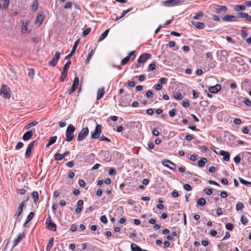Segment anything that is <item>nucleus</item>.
Returning a JSON list of instances; mask_svg holds the SVG:
<instances>
[{"mask_svg":"<svg viewBox=\"0 0 251 251\" xmlns=\"http://www.w3.org/2000/svg\"><path fill=\"white\" fill-rule=\"evenodd\" d=\"M75 129V128L73 125L70 124L68 126L66 131V141L70 142L73 139L74 137V132Z\"/></svg>","mask_w":251,"mask_h":251,"instance_id":"1","label":"nucleus"},{"mask_svg":"<svg viewBox=\"0 0 251 251\" xmlns=\"http://www.w3.org/2000/svg\"><path fill=\"white\" fill-rule=\"evenodd\" d=\"M0 95L5 99H9L11 97L10 89L5 84L1 86Z\"/></svg>","mask_w":251,"mask_h":251,"instance_id":"2","label":"nucleus"},{"mask_svg":"<svg viewBox=\"0 0 251 251\" xmlns=\"http://www.w3.org/2000/svg\"><path fill=\"white\" fill-rule=\"evenodd\" d=\"M88 128L87 127L83 128L78 135L77 138V140L78 141H81L83 140L85 138V137L88 135Z\"/></svg>","mask_w":251,"mask_h":251,"instance_id":"3","label":"nucleus"},{"mask_svg":"<svg viewBox=\"0 0 251 251\" xmlns=\"http://www.w3.org/2000/svg\"><path fill=\"white\" fill-rule=\"evenodd\" d=\"M213 9L214 12L217 14H221L223 12H226L227 8L225 5H214L213 6Z\"/></svg>","mask_w":251,"mask_h":251,"instance_id":"4","label":"nucleus"},{"mask_svg":"<svg viewBox=\"0 0 251 251\" xmlns=\"http://www.w3.org/2000/svg\"><path fill=\"white\" fill-rule=\"evenodd\" d=\"M101 132V126L97 124L94 131L91 132V138L93 139H98L100 137Z\"/></svg>","mask_w":251,"mask_h":251,"instance_id":"5","label":"nucleus"},{"mask_svg":"<svg viewBox=\"0 0 251 251\" xmlns=\"http://www.w3.org/2000/svg\"><path fill=\"white\" fill-rule=\"evenodd\" d=\"M46 223L47 226V228L51 230L55 231L56 229V224L52 221L50 216L47 217L46 220Z\"/></svg>","mask_w":251,"mask_h":251,"instance_id":"6","label":"nucleus"},{"mask_svg":"<svg viewBox=\"0 0 251 251\" xmlns=\"http://www.w3.org/2000/svg\"><path fill=\"white\" fill-rule=\"evenodd\" d=\"M151 57V55L148 53H144L141 55L138 59V63L136 65V68H138L140 67L141 63H144L147 60L149 59Z\"/></svg>","mask_w":251,"mask_h":251,"instance_id":"7","label":"nucleus"},{"mask_svg":"<svg viewBox=\"0 0 251 251\" xmlns=\"http://www.w3.org/2000/svg\"><path fill=\"white\" fill-rule=\"evenodd\" d=\"M185 0H167L163 2L165 6H172L176 4L183 3Z\"/></svg>","mask_w":251,"mask_h":251,"instance_id":"8","label":"nucleus"},{"mask_svg":"<svg viewBox=\"0 0 251 251\" xmlns=\"http://www.w3.org/2000/svg\"><path fill=\"white\" fill-rule=\"evenodd\" d=\"M29 197H27L25 200H24L20 204L19 206L17 209V212L15 214L14 217L16 219H17L19 216L21 215L23 211L24 207L25 206L26 202L28 200Z\"/></svg>","mask_w":251,"mask_h":251,"instance_id":"9","label":"nucleus"},{"mask_svg":"<svg viewBox=\"0 0 251 251\" xmlns=\"http://www.w3.org/2000/svg\"><path fill=\"white\" fill-rule=\"evenodd\" d=\"M60 52H56L51 60L49 61V65L53 67L55 66L60 58Z\"/></svg>","mask_w":251,"mask_h":251,"instance_id":"10","label":"nucleus"},{"mask_svg":"<svg viewBox=\"0 0 251 251\" xmlns=\"http://www.w3.org/2000/svg\"><path fill=\"white\" fill-rule=\"evenodd\" d=\"M24 235L22 233H19L17 236L12 240V247L16 246L24 238Z\"/></svg>","mask_w":251,"mask_h":251,"instance_id":"11","label":"nucleus"},{"mask_svg":"<svg viewBox=\"0 0 251 251\" xmlns=\"http://www.w3.org/2000/svg\"><path fill=\"white\" fill-rule=\"evenodd\" d=\"M78 83L79 78L78 76H75L74 79L73 85L72 86L71 89L68 92V95H71L75 90Z\"/></svg>","mask_w":251,"mask_h":251,"instance_id":"12","label":"nucleus"},{"mask_svg":"<svg viewBox=\"0 0 251 251\" xmlns=\"http://www.w3.org/2000/svg\"><path fill=\"white\" fill-rule=\"evenodd\" d=\"M35 141H32L27 146L26 149L25 153V157L26 158H28L29 157L31 154V150L33 148L34 146Z\"/></svg>","mask_w":251,"mask_h":251,"instance_id":"13","label":"nucleus"},{"mask_svg":"<svg viewBox=\"0 0 251 251\" xmlns=\"http://www.w3.org/2000/svg\"><path fill=\"white\" fill-rule=\"evenodd\" d=\"M21 23L22 24V33H26L28 32V25H29V21L28 20H26L25 21L24 20H21Z\"/></svg>","mask_w":251,"mask_h":251,"instance_id":"14","label":"nucleus"},{"mask_svg":"<svg viewBox=\"0 0 251 251\" xmlns=\"http://www.w3.org/2000/svg\"><path fill=\"white\" fill-rule=\"evenodd\" d=\"M222 20L226 22L236 21L237 17L234 15H226L225 16L222 17Z\"/></svg>","mask_w":251,"mask_h":251,"instance_id":"15","label":"nucleus"},{"mask_svg":"<svg viewBox=\"0 0 251 251\" xmlns=\"http://www.w3.org/2000/svg\"><path fill=\"white\" fill-rule=\"evenodd\" d=\"M221 89L220 84H216L215 86H211L209 88L208 91L211 93H217Z\"/></svg>","mask_w":251,"mask_h":251,"instance_id":"16","label":"nucleus"},{"mask_svg":"<svg viewBox=\"0 0 251 251\" xmlns=\"http://www.w3.org/2000/svg\"><path fill=\"white\" fill-rule=\"evenodd\" d=\"M219 154L221 156H223L224 160L226 161H227L229 160L230 158V153L226 151L223 150H221L219 151Z\"/></svg>","mask_w":251,"mask_h":251,"instance_id":"17","label":"nucleus"},{"mask_svg":"<svg viewBox=\"0 0 251 251\" xmlns=\"http://www.w3.org/2000/svg\"><path fill=\"white\" fill-rule=\"evenodd\" d=\"M69 154V151H65L63 154L56 153L54 155V159L57 161L62 160Z\"/></svg>","mask_w":251,"mask_h":251,"instance_id":"18","label":"nucleus"},{"mask_svg":"<svg viewBox=\"0 0 251 251\" xmlns=\"http://www.w3.org/2000/svg\"><path fill=\"white\" fill-rule=\"evenodd\" d=\"M134 53H135L134 51H132L130 52L129 53H128V55L122 60V61L121 62V64L122 65H124L126 64L129 60L130 57L132 55H133L134 54Z\"/></svg>","mask_w":251,"mask_h":251,"instance_id":"19","label":"nucleus"},{"mask_svg":"<svg viewBox=\"0 0 251 251\" xmlns=\"http://www.w3.org/2000/svg\"><path fill=\"white\" fill-rule=\"evenodd\" d=\"M44 19V15L42 12L39 13L36 20V23L38 24L39 25H41Z\"/></svg>","mask_w":251,"mask_h":251,"instance_id":"20","label":"nucleus"},{"mask_svg":"<svg viewBox=\"0 0 251 251\" xmlns=\"http://www.w3.org/2000/svg\"><path fill=\"white\" fill-rule=\"evenodd\" d=\"M33 132L32 130L27 131L24 134L23 136V139L24 141H27L29 140L33 135Z\"/></svg>","mask_w":251,"mask_h":251,"instance_id":"21","label":"nucleus"},{"mask_svg":"<svg viewBox=\"0 0 251 251\" xmlns=\"http://www.w3.org/2000/svg\"><path fill=\"white\" fill-rule=\"evenodd\" d=\"M105 93L104 88H100L97 91V100H99L103 96Z\"/></svg>","mask_w":251,"mask_h":251,"instance_id":"22","label":"nucleus"},{"mask_svg":"<svg viewBox=\"0 0 251 251\" xmlns=\"http://www.w3.org/2000/svg\"><path fill=\"white\" fill-rule=\"evenodd\" d=\"M169 163L171 164V165H173L174 166H176V164H175V163H174L173 162H171V161L170 160H169L165 159V160H164L162 162V164H163V165L164 166H165V167H167V168H169V169H171V170H174V169H175V168H172V167H170V166H169Z\"/></svg>","mask_w":251,"mask_h":251,"instance_id":"23","label":"nucleus"},{"mask_svg":"<svg viewBox=\"0 0 251 251\" xmlns=\"http://www.w3.org/2000/svg\"><path fill=\"white\" fill-rule=\"evenodd\" d=\"M192 24L195 26V27L199 29H203L205 25L203 23L199 22H192Z\"/></svg>","mask_w":251,"mask_h":251,"instance_id":"24","label":"nucleus"},{"mask_svg":"<svg viewBox=\"0 0 251 251\" xmlns=\"http://www.w3.org/2000/svg\"><path fill=\"white\" fill-rule=\"evenodd\" d=\"M54 238L53 237L50 239L46 247V251H50L53 245Z\"/></svg>","mask_w":251,"mask_h":251,"instance_id":"25","label":"nucleus"},{"mask_svg":"<svg viewBox=\"0 0 251 251\" xmlns=\"http://www.w3.org/2000/svg\"><path fill=\"white\" fill-rule=\"evenodd\" d=\"M207 162V159L205 157H202L198 161V165L200 167H203Z\"/></svg>","mask_w":251,"mask_h":251,"instance_id":"26","label":"nucleus"},{"mask_svg":"<svg viewBox=\"0 0 251 251\" xmlns=\"http://www.w3.org/2000/svg\"><path fill=\"white\" fill-rule=\"evenodd\" d=\"M31 196L34 199V202L36 203L39 199V193L37 191H33Z\"/></svg>","mask_w":251,"mask_h":251,"instance_id":"27","label":"nucleus"},{"mask_svg":"<svg viewBox=\"0 0 251 251\" xmlns=\"http://www.w3.org/2000/svg\"><path fill=\"white\" fill-rule=\"evenodd\" d=\"M109 29H106L99 37V42H100L104 40L107 36Z\"/></svg>","mask_w":251,"mask_h":251,"instance_id":"28","label":"nucleus"},{"mask_svg":"<svg viewBox=\"0 0 251 251\" xmlns=\"http://www.w3.org/2000/svg\"><path fill=\"white\" fill-rule=\"evenodd\" d=\"M130 247L132 251H141V248L134 243H131Z\"/></svg>","mask_w":251,"mask_h":251,"instance_id":"29","label":"nucleus"},{"mask_svg":"<svg viewBox=\"0 0 251 251\" xmlns=\"http://www.w3.org/2000/svg\"><path fill=\"white\" fill-rule=\"evenodd\" d=\"M56 139L57 137L56 136L51 137L49 140L48 144L46 145V147H49L50 145L54 144L56 142Z\"/></svg>","mask_w":251,"mask_h":251,"instance_id":"30","label":"nucleus"},{"mask_svg":"<svg viewBox=\"0 0 251 251\" xmlns=\"http://www.w3.org/2000/svg\"><path fill=\"white\" fill-rule=\"evenodd\" d=\"M94 52H95V50H91V51L90 52V53L88 54V56H87V58H86V60H85V63H86V64H88V63L89 62V61H90V59H91V57H92V56H93V54H94Z\"/></svg>","mask_w":251,"mask_h":251,"instance_id":"31","label":"nucleus"},{"mask_svg":"<svg viewBox=\"0 0 251 251\" xmlns=\"http://www.w3.org/2000/svg\"><path fill=\"white\" fill-rule=\"evenodd\" d=\"M197 204L198 205L203 206L206 203V201L204 198H200L197 200Z\"/></svg>","mask_w":251,"mask_h":251,"instance_id":"32","label":"nucleus"},{"mask_svg":"<svg viewBox=\"0 0 251 251\" xmlns=\"http://www.w3.org/2000/svg\"><path fill=\"white\" fill-rule=\"evenodd\" d=\"M68 74V71L63 70L61 72V77L60 78V80L61 81H64L65 79L67 77Z\"/></svg>","mask_w":251,"mask_h":251,"instance_id":"33","label":"nucleus"},{"mask_svg":"<svg viewBox=\"0 0 251 251\" xmlns=\"http://www.w3.org/2000/svg\"><path fill=\"white\" fill-rule=\"evenodd\" d=\"M38 123V121H34L33 122H30L29 124H28L25 127V129H29L30 127L36 126Z\"/></svg>","mask_w":251,"mask_h":251,"instance_id":"34","label":"nucleus"},{"mask_svg":"<svg viewBox=\"0 0 251 251\" xmlns=\"http://www.w3.org/2000/svg\"><path fill=\"white\" fill-rule=\"evenodd\" d=\"M239 180L242 184L248 186H251V182L246 181L241 177H239Z\"/></svg>","mask_w":251,"mask_h":251,"instance_id":"35","label":"nucleus"},{"mask_svg":"<svg viewBox=\"0 0 251 251\" xmlns=\"http://www.w3.org/2000/svg\"><path fill=\"white\" fill-rule=\"evenodd\" d=\"M234 9L236 11H244L246 9V7L243 5H236L235 6Z\"/></svg>","mask_w":251,"mask_h":251,"instance_id":"36","label":"nucleus"},{"mask_svg":"<svg viewBox=\"0 0 251 251\" xmlns=\"http://www.w3.org/2000/svg\"><path fill=\"white\" fill-rule=\"evenodd\" d=\"M79 39H77L74 43V46L73 47V49L71 50V52H72V53H74V52H75V50H76V49L79 43Z\"/></svg>","mask_w":251,"mask_h":251,"instance_id":"37","label":"nucleus"},{"mask_svg":"<svg viewBox=\"0 0 251 251\" xmlns=\"http://www.w3.org/2000/svg\"><path fill=\"white\" fill-rule=\"evenodd\" d=\"M34 216V212H31L27 216V218H26V222L25 223H28L29 221H30L33 218Z\"/></svg>","mask_w":251,"mask_h":251,"instance_id":"38","label":"nucleus"},{"mask_svg":"<svg viewBox=\"0 0 251 251\" xmlns=\"http://www.w3.org/2000/svg\"><path fill=\"white\" fill-rule=\"evenodd\" d=\"M1 2H3V7L6 9L8 8L10 0H0Z\"/></svg>","mask_w":251,"mask_h":251,"instance_id":"39","label":"nucleus"},{"mask_svg":"<svg viewBox=\"0 0 251 251\" xmlns=\"http://www.w3.org/2000/svg\"><path fill=\"white\" fill-rule=\"evenodd\" d=\"M238 14H239V16L240 18H245L246 20L247 21L248 17H249V14L248 13H245V12H240V13H239Z\"/></svg>","mask_w":251,"mask_h":251,"instance_id":"40","label":"nucleus"},{"mask_svg":"<svg viewBox=\"0 0 251 251\" xmlns=\"http://www.w3.org/2000/svg\"><path fill=\"white\" fill-rule=\"evenodd\" d=\"M241 35H242V38H246L248 34H247V31L246 30V27H242V30H241Z\"/></svg>","mask_w":251,"mask_h":251,"instance_id":"41","label":"nucleus"},{"mask_svg":"<svg viewBox=\"0 0 251 251\" xmlns=\"http://www.w3.org/2000/svg\"><path fill=\"white\" fill-rule=\"evenodd\" d=\"M244 208V205L241 202H238L236 205V209L237 211L241 210Z\"/></svg>","mask_w":251,"mask_h":251,"instance_id":"42","label":"nucleus"},{"mask_svg":"<svg viewBox=\"0 0 251 251\" xmlns=\"http://www.w3.org/2000/svg\"><path fill=\"white\" fill-rule=\"evenodd\" d=\"M174 98L177 100H180L182 98L181 94L179 93H176L174 94Z\"/></svg>","mask_w":251,"mask_h":251,"instance_id":"43","label":"nucleus"},{"mask_svg":"<svg viewBox=\"0 0 251 251\" xmlns=\"http://www.w3.org/2000/svg\"><path fill=\"white\" fill-rule=\"evenodd\" d=\"M31 8L32 9L35 11L37 10V8H38V2L36 0H34L32 3V7H31Z\"/></svg>","mask_w":251,"mask_h":251,"instance_id":"44","label":"nucleus"},{"mask_svg":"<svg viewBox=\"0 0 251 251\" xmlns=\"http://www.w3.org/2000/svg\"><path fill=\"white\" fill-rule=\"evenodd\" d=\"M241 223L244 225H245L247 224L248 220L247 218L244 215H242L241 216Z\"/></svg>","mask_w":251,"mask_h":251,"instance_id":"45","label":"nucleus"},{"mask_svg":"<svg viewBox=\"0 0 251 251\" xmlns=\"http://www.w3.org/2000/svg\"><path fill=\"white\" fill-rule=\"evenodd\" d=\"M71 64V61L70 60H69L64 66L63 70L68 71Z\"/></svg>","mask_w":251,"mask_h":251,"instance_id":"46","label":"nucleus"},{"mask_svg":"<svg viewBox=\"0 0 251 251\" xmlns=\"http://www.w3.org/2000/svg\"><path fill=\"white\" fill-rule=\"evenodd\" d=\"M203 15V13L201 11H200L198 14L194 16L193 18L195 20H199L201 17Z\"/></svg>","mask_w":251,"mask_h":251,"instance_id":"47","label":"nucleus"},{"mask_svg":"<svg viewBox=\"0 0 251 251\" xmlns=\"http://www.w3.org/2000/svg\"><path fill=\"white\" fill-rule=\"evenodd\" d=\"M34 75V70L32 69H29L28 72V75L29 77L32 78Z\"/></svg>","mask_w":251,"mask_h":251,"instance_id":"48","label":"nucleus"},{"mask_svg":"<svg viewBox=\"0 0 251 251\" xmlns=\"http://www.w3.org/2000/svg\"><path fill=\"white\" fill-rule=\"evenodd\" d=\"M182 105L185 108L188 107L190 105L188 100H183L182 101Z\"/></svg>","mask_w":251,"mask_h":251,"instance_id":"49","label":"nucleus"},{"mask_svg":"<svg viewBox=\"0 0 251 251\" xmlns=\"http://www.w3.org/2000/svg\"><path fill=\"white\" fill-rule=\"evenodd\" d=\"M176 110L175 108L172 109V110H170L169 112V116L171 117H174L175 116V114H176Z\"/></svg>","mask_w":251,"mask_h":251,"instance_id":"50","label":"nucleus"},{"mask_svg":"<svg viewBox=\"0 0 251 251\" xmlns=\"http://www.w3.org/2000/svg\"><path fill=\"white\" fill-rule=\"evenodd\" d=\"M226 227L228 230H232L233 228V226L231 223H227L226 225Z\"/></svg>","mask_w":251,"mask_h":251,"instance_id":"51","label":"nucleus"},{"mask_svg":"<svg viewBox=\"0 0 251 251\" xmlns=\"http://www.w3.org/2000/svg\"><path fill=\"white\" fill-rule=\"evenodd\" d=\"M243 102L247 106H251V101L249 99H248L247 98H244Z\"/></svg>","mask_w":251,"mask_h":251,"instance_id":"52","label":"nucleus"},{"mask_svg":"<svg viewBox=\"0 0 251 251\" xmlns=\"http://www.w3.org/2000/svg\"><path fill=\"white\" fill-rule=\"evenodd\" d=\"M204 192L208 195H210L212 194V190L210 188H205L204 190Z\"/></svg>","mask_w":251,"mask_h":251,"instance_id":"53","label":"nucleus"},{"mask_svg":"<svg viewBox=\"0 0 251 251\" xmlns=\"http://www.w3.org/2000/svg\"><path fill=\"white\" fill-rule=\"evenodd\" d=\"M100 220L101 222L104 224H106L107 223V218L105 215H102L100 217Z\"/></svg>","mask_w":251,"mask_h":251,"instance_id":"54","label":"nucleus"},{"mask_svg":"<svg viewBox=\"0 0 251 251\" xmlns=\"http://www.w3.org/2000/svg\"><path fill=\"white\" fill-rule=\"evenodd\" d=\"M24 146V144L21 142H18L17 144V145L15 147L16 150H18L19 149L22 148Z\"/></svg>","mask_w":251,"mask_h":251,"instance_id":"55","label":"nucleus"},{"mask_svg":"<svg viewBox=\"0 0 251 251\" xmlns=\"http://www.w3.org/2000/svg\"><path fill=\"white\" fill-rule=\"evenodd\" d=\"M183 188L185 190H187V191H191L192 190V187L191 186L188 184H185L184 185H183Z\"/></svg>","mask_w":251,"mask_h":251,"instance_id":"56","label":"nucleus"},{"mask_svg":"<svg viewBox=\"0 0 251 251\" xmlns=\"http://www.w3.org/2000/svg\"><path fill=\"white\" fill-rule=\"evenodd\" d=\"M72 7V3L71 1H69L67 2V3L64 5L65 9H70Z\"/></svg>","mask_w":251,"mask_h":251,"instance_id":"57","label":"nucleus"},{"mask_svg":"<svg viewBox=\"0 0 251 251\" xmlns=\"http://www.w3.org/2000/svg\"><path fill=\"white\" fill-rule=\"evenodd\" d=\"M155 69V64L154 63H151L149 66V71H153Z\"/></svg>","mask_w":251,"mask_h":251,"instance_id":"58","label":"nucleus"},{"mask_svg":"<svg viewBox=\"0 0 251 251\" xmlns=\"http://www.w3.org/2000/svg\"><path fill=\"white\" fill-rule=\"evenodd\" d=\"M116 171L112 168H111L108 170V174L109 175H111V176L114 175L116 174Z\"/></svg>","mask_w":251,"mask_h":251,"instance_id":"59","label":"nucleus"},{"mask_svg":"<svg viewBox=\"0 0 251 251\" xmlns=\"http://www.w3.org/2000/svg\"><path fill=\"white\" fill-rule=\"evenodd\" d=\"M146 95L147 96V97L149 98H151L153 97V93L151 91H148L146 93Z\"/></svg>","mask_w":251,"mask_h":251,"instance_id":"60","label":"nucleus"},{"mask_svg":"<svg viewBox=\"0 0 251 251\" xmlns=\"http://www.w3.org/2000/svg\"><path fill=\"white\" fill-rule=\"evenodd\" d=\"M91 31V28L88 27L85 29L83 32V35L86 36Z\"/></svg>","mask_w":251,"mask_h":251,"instance_id":"61","label":"nucleus"},{"mask_svg":"<svg viewBox=\"0 0 251 251\" xmlns=\"http://www.w3.org/2000/svg\"><path fill=\"white\" fill-rule=\"evenodd\" d=\"M167 79L165 77H161L159 79V81L160 84H165L167 82Z\"/></svg>","mask_w":251,"mask_h":251,"instance_id":"62","label":"nucleus"},{"mask_svg":"<svg viewBox=\"0 0 251 251\" xmlns=\"http://www.w3.org/2000/svg\"><path fill=\"white\" fill-rule=\"evenodd\" d=\"M153 88L156 90H160L162 88V87L160 84H156L154 85Z\"/></svg>","mask_w":251,"mask_h":251,"instance_id":"63","label":"nucleus"},{"mask_svg":"<svg viewBox=\"0 0 251 251\" xmlns=\"http://www.w3.org/2000/svg\"><path fill=\"white\" fill-rule=\"evenodd\" d=\"M240 160H241V158L239 155H237L234 158V161L235 163L236 164L239 163L240 162Z\"/></svg>","mask_w":251,"mask_h":251,"instance_id":"64","label":"nucleus"}]
</instances>
